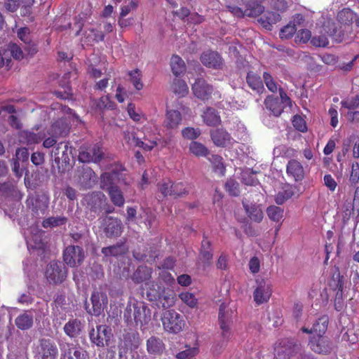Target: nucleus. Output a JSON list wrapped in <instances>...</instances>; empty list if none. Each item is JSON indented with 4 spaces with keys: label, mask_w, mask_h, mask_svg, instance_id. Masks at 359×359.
I'll use <instances>...</instances> for the list:
<instances>
[{
    "label": "nucleus",
    "mask_w": 359,
    "mask_h": 359,
    "mask_svg": "<svg viewBox=\"0 0 359 359\" xmlns=\"http://www.w3.org/2000/svg\"><path fill=\"white\" fill-rule=\"evenodd\" d=\"M123 317L128 325L143 327L150 322L151 313L144 302H137L127 306Z\"/></svg>",
    "instance_id": "1"
},
{
    "label": "nucleus",
    "mask_w": 359,
    "mask_h": 359,
    "mask_svg": "<svg viewBox=\"0 0 359 359\" xmlns=\"http://www.w3.org/2000/svg\"><path fill=\"white\" fill-rule=\"evenodd\" d=\"M232 4H227L226 8L235 17L243 18L245 15L257 17L262 14L264 7L255 0H231Z\"/></svg>",
    "instance_id": "2"
},
{
    "label": "nucleus",
    "mask_w": 359,
    "mask_h": 359,
    "mask_svg": "<svg viewBox=\"0 0 359 359\" xmlns=\"http://www.w3.org/2000/svg\"><path fill=\"white\" fill-rule=\"evenodd\" d=\"M279 95L280 97L268 95L264 102L266 108L276 117L280 116L285 109L291 110L292 107V100L281 88H279Z\"/></svg>",
    "instance_id": "3"
},
{
    "label": "nucleus",
    "mask_w": 359,
    "mask_h": 359,
    "mask_svg": "<svg viewBox=\"0 0 359 359\" xmlns=\"http://www.w3.org/2000/svg\"><path fill=\"white\" fill-rule=\"evenodd\" d=\"M73 147L68 142L58 143L53 151L54 162L57 165L58 172H64L69 166L70 157L72 155Z\"/></svg>",
    "instance_id": "4"
},
{
    "label": "nucleus",
    "mask_w": 359,
    "mask_h": 359,
    "mask_svg": "<svg viewBox=\"0 0 359 359\" xmlns=\"http://www.w3.org/2000/svg\"><path fill=\"white\" fill-rule=\"evenodd\" d=\"M161 320L164 330L171 333L180 332L185 325L182 316L173 310L165 311Z\"/></svg>",
    "instance_id": "5"
},
{
    "label": "nucleus",
    "mask_w": 359,
    "mask_h": 359,
    "mask_svg": "<svg viewBox=\"0 0 359 359\" xmlns=\"http://www.w3.org/2000/svg\"><path fill=\"white\" fill-rule=\"evenodd\" d=\"M104 153L98 144L82 145L78 158L82 163H99L103 158Z\"/></svg>",
    "instance_id": "6"
},
{
    "label": "nucleus",
    "mask_w": 359,
    "mask_h": 359,
    "mask_svg": "<svg viewBox=\"0 0 359 359\" xmlns=\"http://www.w3.org/2000/svg\"><path fill=\"white\" fill-rule=\"evenodd\" d=\"M67 269L65 265L57 261L50 262L46 267V277L50 283L58 284L64 281L67 276Z\"/></svg>",
    "instance_id": "7"
},
{
    "label": "nucleus",
    "mask_w": 359,
    "mask_h": 359,
    "mask_svg": "<svg viewBox=\"0 0 359 359\" xmlns=\"http://www.w3.org/2000/svg\"><path fill=\"white\" fill-rule=\"evenodd\" d=\"M112 337L111 329L104 325H98L90 332V341L98 347L109 346Z\"/></svg>",
    "instance_id": "8"
},
{
    "label": "nucleus",
    "mask_w": 359,
    "mask_h": 359,
    "mask_svg": "<svg viewBox=\"0 0 359 359\" xmlns=\"http://www.w3.org/2000/svg\"><path fill=\"white\" fill-rule=\"evenodd\" d=\"M36 355L41 359H57L58 348L51 339H41L36 346Z\"/></svg>",
    "instance_id": "9"
},
{
    "label": "nucleus",
    "mask_w": 359,
    "mask_h": 359,
    "mask_svg": "<svg viewBox=\"0 0 359 359\" xmlns=\"http://www.w3.org/2000/svg\"><path fill=\"white\" fill-rule=\"evenodd\" d=\"M84 257L83 249L78 245H69L63 252V260L70 267L81 265Z\"/></svg>",
    "instance_id": "10"
},
{
    "label": "nucleus",
    "mask_w": 359,
    "mask_h": 359,
    "mask_svg": "<svg viewBox=\"0 0 359 359\" xmlns=\"http://www.w3.org/2000/svg\"><path fill=\"white\" fill-rule=\"evenodd\" d=\"M175 293H142V297L153 302V304L158 308L166 309L175 304Z\"/></svg>",
    "instance_id": "11"
},
{
    "label": "nucleus",
    "mask_w": 359,
    "mask_h": 359,
    "mask_svg": "<svg viewBox=\"0 0 359 359\" xmlns=\"http://www.w3.org/2000/svg\"><path fill=\"white\" fill-rule=\"evenodd\" d=\"M225 305L222 304L219 306V311L218 316V323L221 330V337L222 344H225L231 337V318L228 311H225Z\"/></svg>",
    "instance_id": "12"
},
{
    "label": "nucleus",
    "mask_w": 359,
    "mask_h": 359,
    "mask_svg": "<svg viewBox=\"0 0 359 359\" xmlns=\"http://www.w3.org/2000/svg\"><path fill=\"white\" fill-rule=\"evenodd\" d=\"M286 174L295 182H302L306 176V170L301 162L290 159L286 165Z\"/></svg>",
    "instance_id": "13"
},
{
    "label": "nucleus",
    "mask_w": 359,
    "mask_h": 359,
    "mask_svg": "<svg viewBox=\"0 0 359 359\" xmlns=\"http://www.w3.org/2000/svg\"><path fill=\"white\" fill-rule=\"evenodd\" d=\"M103 231L108 238L118 237L121 235L123 225L120 219L106 217L102 221Z\"/></svg>",
    "instance_id": "14"
},
{
    "label": "nucleus",
    "mask_w": 359,
    "mask_h": 359,
    "mask_svg": "<svg viewBox=\"0 0 359 359\" xmlns=\"http://www.w3.org/2000/svg\"><path fill=\"white\" fill-rule=\"evenodd\" d=\"M90 304L91 308H90L89 303H86L87 311L90 314L99 316L107 304L106 293H92Z\"/></svg>",
    "instance_id": "15"
},
{
    "label": "nucleus",
    "mask_w": 359,
    "mask_h": 359,
    "mask_svg": "<svg viewBox=\"0 0 359 359\" xmlns=\"http://www.w3.org/2000/svg\"><path fill=\"white\" fill-rule=\"evenodd\" d=\"M299 349L298 345L291 339H283L275 347V354L279 359H287Z\"/></svg>",
    "instance_id": "16"
},
{
    "label": "nucleus",
    "mask_w": 359,
    "mask_h": 359,
    "mask_svg": "<svg viewBox=\"0 0 359 359\" xmlns=\"http://www.w3.org/2000/svg\"><path fill=\"white\" fill-rule=\"evenodd\" d=\"M194 95L201 100H209L213 91V88L203 78H198L192 85Z\"/></svg>",
    "instance_id": "17"
},
{
    "label": "nucleus",
    "mask_w": 359,
    "mask_h": 359,
    "mask_svg": "<svg viewBox=\"0 0 359 359\" xmlns=\"http://www.w3.org/2000/svg\"><path fill=\"white\" fill-rule=\"evenodd\" d=\"M200 60L206 67L215 69H222L223 65L222 58L217 51L203 52L200 56Z\"/></svg>",
    "instance_id": "18"
},
{
    "label": "nucleus",
    "mask_w": 359,
    "mask_h": 359,
    "mask_svg": "<svg viewBox=\"0 0 359 359\" xmlns=\"http://www.w3.org/2000/svg\"><path fill=\"white\" fill-rule=\"evenodd\" d=\"M84 199L86 202L87 208L90 210V212L97 214L101 211L106 198L103 193L100 191H94L87 194Z\"/></svg>",
    "instance_id": "19"
},
{
    "label": "nucleus",
    "mask_w": 359,
    "mask_h": 359,
    "mask_svg": "<svg viewBox=\"0 0 359 359\" xmlns=\"http://www.w3.org/2000/svg\"><path fill=\"white\" fill-rule=\"evenodd\" d=\"M104 34L103 32L95 28H89L84 31L81 38V46H93L95 43L103 41L104 40Z\"/></svg>",
    "instance_id": "20"
},
{
    "label": "nucleus",
    "mask_w": 359,
    "mask_h": 359,
    "mask_svg": "<svg viewBox=\"0 0 359 359\" xmlns=\"http://www.w3.org/2000/svg\"><path fill=\"white\" fill-rule=\"evenodd\" d=\"M309 345L311 348L318 353H328L333 347L332 342L325 336H312Z\"/></svg>",
    "instance_id": "21"
},
{
    "label": "nucleus",
    "mask_w": 359,
    "mask_h": 359,
    "mask_svg": "<svg viewBox=\"0 0 359 359\" xmlns=\"http://www.w3.org/2000/svg\"><path fill=\"white\" fill-rule=\"evenodd\" d=\"M70 128V124L67 118H59L51 125L48 134L58 137H65L69 134Z\"/></svg>",
    "instance_id": "22"
},
{
    "label": "nucleus",
    "mask_w": 359,
    "mask_h": 359,
    "mask_svg": "<svg viewBox=\"0 0 359 359\" xmlns=\"http://www.w3.org/2000/svg\"><path fill=\"white\" fill-rule=\"evenodd\" d=\"M210 135L213 143L217 147H224L231 143V136L224 128L211 130Z\"/></svg>",
    "instance_id": "23"
},
{
    "label": "nucleus",
    "mask_w": 359,
    "mask_h": 359,
    "mask_svg": "<svg viewBox=\"0 0 359 359\" xmlns=\"http://www.w3.org/2000/svg\"><path fill=\"white\" fill-rule=\"evenodd\" d=\"M61 359H83L79 348L70 343L60 344Z\"/></svg>",
    "instance_id": "24"
},
{
    "label": "nucleus",
    "mask_w": 359,
    "mask_h": 359,
    "mask_svg": "<svg viewBox=\"0 0 359 359\" xmlns=\"http://www.w3.org/2000/svg\"><path fill=\"white\" fill-rule=\"evenodd\" d=\"M327 325L328 317L327 316H323L313 324L311 330L306 327H302V330L304 332L311 334L312 336H323V334H325L327 330Z\"/></svg>",
    "instance_id": "25"
},
{
    "label": "nucleus",
    "mask_w": 359,
    "mask_h": 359,
    "mask_svg": "<svg viewBox=\"0 0 359 359\" xmlns=\"http://www.w3.org/2000/svg\"><path fill=\"white\" fill-rule=\"evenodd\" d=\"M32 211L39 215H43L49 205V197L46 194L36 195L32 199Z\"/></svg>",
    "instance_id": "26"
},
{
    "label": "nucleus",
    "mask_w": 359,
    "mask_h": 359,
    "mask_svg": "<svg viewBox=\"0 0 359 359\" xmlns=\"http://www.w3.org/2000/svg\"><path fill=\"white\" fill-rule=\"evenodd\" d=\"M246 82L249 87L257 93H262L264 91L263 81L257 73L252 71L248 72L246 76Z\"/></svg>",
    "instance_id": "27"
},
{
    "label": "nucleus",
    "mask_w": 359,
    "mask_h": 359,
    "mask_svg": "<svg viewBox=\"0 0 359 359\" xmlns=\"http://www.w3.org/2000/svg\"><path fill=\"white\" fill-rule=\"evenodd\" d=\"M118 172L116 171L105 172L100 175V188L107 191L112 187L118 185L115 183V180L118 178Z\"/></svg>",
    "instance_id": "28"
},
{
    "label": "nucleus",
    "mask_w": 359,
    "mask_h": 359,
    "mask_svg": "<svg viewBox=\"0 0 359 359\" xmlns=\"http://www.w3.org/2000/svg\"><path fill=\"white\" fill-rule=\"evenodd\" d=\"M281 20L280 15L275 12L267 11L264 13L258 20L264 28L271 30L273 25Z\"/></svg>",
    "instance_id": "29"
},
{
    "label": "nucleus",
    "mask_w": 359,
    "mask_h": 359,
    "mask_svg": "<svg viewBox=\"0 0 359 359\" xmlns=\"http://www.w3.org/2000/svg\"><path fill=\"white\" fill-rule=\"evenodd\" d=\"M182 121L181 113L175 109L166 111L165 126L168 129H175L178 128Z\"/></svg>",
    "instance_id": "30"
},
{
    "label": "nucleus",
    "mask_w": 359,
    "mask_h": 359,
    "mask_svg": "<svg viewBox=\"0 0 359 359\" xmlns=\"http://www.w3.org/2000/svg\"><path fill=\"white\" fill-rule=\"evenodd\" d=\"M20 141L27 144H39L46 137L44 133H34L29 130H23L20 133Z\"/></svg>",
    "instance_id": "31"
},
{
    "label": "nucleus",
    "mask_w": 359,
    "mask_h": 359,
    "mask_svg": "<svg viewBox=\"0 0 359 359\" xmlns=\"http://www.w3.org/2000/svg\"><path fill=\"white\" fill-rule=\"evenodd\" d=\"M128 251V248L123 242L102 248V253L104 257H118L123 255Z\"/></svg>",
    "instance_id": "32"
},
{
    "label": "nucleus",
    "mask_w": 359,
    "mask_h": 359,
    "mask_svg": "<svg viewBox=\"0 0 359 359\" xmlns=\"http://www.w3.org/2000/svg\"><path fill=\"white\" fill-rule=\"evenodd\" d=\"M147 349L149 354L158 355L163 353L165 345L161 339L151 337L147 341Z\"/></svg>",
    "instance_id": "33"
},
{
    "label": "nucleus",
    "mask_w": 359,
    "mask_h": 359,
    "mask_svg": "<svg viewBox=\"0 0 359 359\" xmlns=\"http://www.w3.org/2000/svg\"><path fill=\"white\" fill-rule=\"evenodd\" d=\"M170 68L172 74L176 76L183 75L186 72L184 61L177 55H173L170 58Z\"/></svg>",
    "instance_id": "34"
},
{
    "label": "nucleus",
    "mask_w": 359,
    "mask_h": 359,
    "mask_svg": "<svg viewBox=\"0 0 359 359\" xmlns=\"http://www.w3.org/2000/svg\"><path fill=\"white\" fill-rule=\"evenodd\" d=\"M191 187L187 182H173L172 183V196L174 198L186 197L190 191Z\"/></svg>",
    "instance_id": "35"
},
{
    "label": "nucleus",
    "mask_w": 359,
    "mask_h": 359,
    "mask_svg": "<svg viewBox=\"0 0 359 359\" xmlns=\"http://www.w3.org/2000/svg\"><path fill=\"white\" fill-rule=\"evenodd\" d=\"M203 120L209 126H217L220 124L221 118L216 109L208 107L202 115Z\"/></svg>",
    "instance_id": "36"
},
{
    "label": "nucleus",
    "mask_w": 359,
    "mask_h": 359,
    "mask_svg": "<svg viewBox=\"0 0 359 359\" xmlns=\"http://www.w3.org/2000/svg\"><path fill=\"white\" fill-rule=\"evenodd\" d=\"M106 192L108 194L110 201L114 206L118 208L123 207L125 198L123 191L118 186L112 187Z\"/></svg>",
    "instance_id": "37"
},
{
    "label": "nucleus",
    "mask_w": 359,
    "mask_h": 359,
    "mask_svg": "<svg viewBox=\"0 0 359 359\" xmlns=\"http://www.w3.org/2000/svg\"><path fill=\"white\" fill-rule=\"evenodd\" d=\"M243 208L250 217V219L255 222H261L263 219V212L261 208L255 205L251 204L248 205L244 202H243Z\"/></svg>",
    "instance_id": "38"
},
{
    "label": "nucleus",
    "mask_w": 359,
    "mask_h": 359,
    "mask_svg": "<svg viewBox=\"0 0 359 359\" xmlns=\"http://www.w3.org/2000/svg\"><path fill=\"white\" fill-rule=\"evenodd\" d=\"M152 269L147 266H140L133 273L132 280L140 283L150 279Z\"/></svg>",
    "instance_id": "39"
},
{
    "label": "nucleus",
    "mask_w": 359,
    "mask_h": 359,
    "mask_svg": "<svg viewBox=\"0 0 359 359\" xmlns=\"http://www.w3.org/2000/svg\"><path fill=\"white\" fill-rule=\"evenodd\" d=\"M294 194V187L292 184H285L282 191H279L275 197V202L278 205H283L286 201L291 198Z\"/></svg>",
    "instance_id": "40"
},
{
    "label": "nucleus",
    "mask_w": 359,
    "mask_h": 359,
    "mask_svg": "<svg viewBox=\"0 0 359 359\" xmlns=\"http://www.w3.org/2000/svg\"><path fill=\"white\" fill-rule=\"evenodd\" d=\"M81 331V323L80 320L73 319L69 320L64 326V332L69 337H76Z\"/></svg>",
    "instance_id": "41"
},
{
    "label": "nucleus",
    "mask_w": 359,
    "mask_h": 359,
    "mask_svg": "<svg viewBox=\"0 0 359 359\" xmlns=\"http://www.w3.org/2000/svg\"><path fill=\"white\" fill-rule=\"evenodd\" d=\"M33 319V315L30 312H25L16 318L15 323L19 329L27 330L32 326Z\"/></svg>",
    "instance_id": "42"
},
{
    "label": "nucleus",
    "mask_w": 359,
    "mask_h": 359,
    "mask_svg": "<svg viewBox=\"0 0 359 359\" xmlns=\"http://www.w3.org/2000/svg\"><path fill=\"white\" fill-rule=\"evenodd\" d=\"M200 257L203 262L210 264L212 259L211 250V243L204 237L201 242V248L200 250Z\"/></svg>",
    "instance_id": "43"
},
{
    "label": "nucleus",
    "mask_w": 359,
    "mask_h": 359,
    "mask_svg": "<svg viewBox=\"0 0 359 359\" xmlns=\"http://www.w3.org/2000/svg\"><path fill=\"white\" fill-rule=\"evenodd\" d=\"M189 150L196 157H206L209 154L208 149L202 143L196 141L191 142Z\"/></svg>",
    "instance_id": "44"
},
{
    "label": "nucleus",
    "mask_w": 359,
    "mask_h": 359,
    "mask_svg": "<svg viewBox=\"0 0 359 359\" xmlns=\"http://www.w3.org/2000/svg\"><path fill=\"white\" fill-rule=\"evenodd\" d=\"M208 160L210 162L215 172L219 173L221 175H224L226 167L223 161V158L221 156L212 154L208 158Z\"/></svg>",
    "instance_id": "45"
},
{
    "label": "nucleus",
    "mask_w": 359,
    "mask_h": 359,
    "mask_svg": "<svg viewBox=\"0 0 359 359\" xmlns=\"http://www.w3.org/2000/svg\"><path fill=\"white\" fill-rule=\"evenodd\" d=\"M173 92L179 97H184L189 93V88L184 80L175 79L172 83Z\"/></svg>",
    "instance_id": "46"
},
{
    "label": "nucleus",
    "mask_w": 359,
    "mask_h": 359,
    "mask_svg": "<svg viewBox=\"0 0 359 359\" xmlns=\"http://www.w3.org/2000/svg\"><path fill=\"white\" fill-rule=\"evenodd\" d=\"M67 219L65 216L50 217L42 222V226L44 228L56 227L65 224Z\"/></svg>",
    "instance_id": "47"
},
{
    "label": "nucleus",
    "mask_w": 359,
    "mask_h": 359,
    "mask_svg": "<svg viewBox=\"0 0 359 359\" xmlns=\"http://www.w3.org/2000/svg\"><path fill=\"white\" fill-rule=\"evenodd\" d=\"M284 210L282 208L276 205H271L266 209V214L269 218L274 222H278L283 217Z\"/></svg>",
    "instance_id": "48"
},
{
    "label": "nucleus",
    "mask_w": 359,
    "mask_h": 359,
    "mask_svg": "<svg viewBox=\"0 0 359 359\" xmlns=\"http://www.w3.org/2000/svg\"><path fill=\"white\" fill-rule=\"evenodd\" d=\"M130 76V81L133 84L135 88L140 90L143 88V83L142 82V74L139 69H135L128 73Z\"/></svg>",
    "instance_id": "49"
},
{
    "label": "nucleus",
    "mask_w": 359,
    "mask_h": 359,
    "mask_svg": "<svg viewBox=\"0 0 359 359\" xmlns=\"http://www.w3.org/2000/svg\"><path fill=\"white\" fill-rule=\"evenodd\" d=\"M339 22L345 25H349L353 22V13L350 8H344L337 15Z\"/></svg>",
    "instance_id": "50"
},
{
    "label": "nucleus",
    "mask_w": 359,
    "mask_h": 359,
    "mask_svg": "<svg viewBox=\"0 0 359 359\" xmlns=\"http://www.w3.org/2000/svg\"><path fill=\"white\" fill-rule=\"evenodd\" d=\"M296 32L297 27L294 23L290 22L280 29L279 36L282 39H287L291 38Z\"/></svg>",
    "instance_id": "51"
},
{
    "label": "nucleus",
    "mask_w": 359,
    "mask_h": 359,
    "mask_svg": "<svg viewBox=\"0 0 359 359\" xmlns=\"http://www.w3.org/2000/svg\"><path fill=\"white\" fill-rule=\"evenodd\" d=\"M341 107L348 109V111L356 110L359 107V95H355L341 102Z\"/></svg>",
    "instance_id": "52"
},
{
    "label": "nucleus",
    "mask_w": 359,
    "mask_h": 359,
    "mask_svg": "<svg viewBox=\"0 0 359 359\" xmlns=\"http://www.w3.org/2000/svg\"><path fill=\"white\" fill-rule=\"evenodd\" d=\"M225 189L232 196H238L240 194L239 184L233 179H229L226 181Z\"/></svg>",
    "instance_id": "53"
},
{
    "label": "nucleus",
    "mask_w": 359,
    "mask_h": 359,
    "mask_svg": "<svg viewBox=\"0 0 359 359\" xmlns=\"http://www.w3.org/2000/svg\"><path fill=\"white\" fill-rule=\"evenodd\" d=\"M198 353V349L196 347H189L184 351L178 353L176 355L177 359H196V356Z\"/></svg>",
    "instance_id": "54"
},
{
    "label": "nucleus",
    "mask_w": 359,
    "mask_h": 359,
    "mask_svg": "<svg viewBox=\"0 0 359 359\" xmlns=\"http://www.w3.org/2000/svg\"><path fill=\"white\" fill-rule=\"evenodd\" d=\"M201 130L199 128H194L192 127H187L184 128L182 130V135L184 138L187 140H194L197 139L201 135Z\"/></svg>",
    "instance_id": "55"
},
{
    "label": "nucleus",
    "mask_w": 359,
    "mask_h": 359,
    "mask_svg": "<svg viewBox=\"0 0 359 359\" xmlns=\"http://www.w3.org/2000/svg\"><path fill=\"white\" fill-rule=\"evenodd\" d=\"M9 56L11 55L13 57L17 60H22L25 54L22 48L16 43H11L8 46Z\"/></svg>",
    "instance_id": "56"
},
{
    "label": "nucleus",
    "mask_w": 359,
    "mask_h": 359,
    "mask_svg": "<svg viewBox=\"0 0 359 359\" xmlns=\"http://www.w3.org/2000/svg\"><path fill=\"white\" fill-rule=\"evenodd\" d=\"M172 181L168 180L158 184V191L164 197L172 196Z\"/></svg>",
    "instance_id": "57"
},
{
    "label": "nucleus",
    "mask_w": 359,
    "mask_h": 359,
    "mask_svg": "<svg viewBox=\"0 0 359 359\" xmlns=\"http://www.w3.org/2000/svg\"><path fill=\"white\" fill-rule=\"evenodd\" d=\"M263 79L267 88L271 92L276 93L278 91V85L270 73L264 72Z\"/></svg>",
    "instance_id": "58"
},
{
    "label": "nucleus",
    "mask_w": 359,
    "mask_h": 359,
    "mask_svg": "<svg viewBox=\"0 0 359 359\" xmlns=\"http://www.w3.org/2000/svg\"><path fill=\"white\" fill-rule=\"evenodd\" d=\"M15 186L11 182L0 183V196L10 197L13 195Z\"/></svg>",
    "instance_id": "59"
},
{
    "label": "nucleus",
    "mask_w": 359,
    "mask_h": 359,
    "mask_svg": "<svg viewBox=\"0 0 359 359\" xmlns=\"http://www.w3.org/2000/svg\"><path fill=\"white\" fill-rule=\"evenodd\" d=\"M133 140L136 147L143 149L144 151H151L156 145L157 142L155 140H149V142H144L138 137L133 136Z\"/></svg>",
    "instance_id": "60"
},
{
    "label": "nucleus",
    "mask_w": 359,
    "mask_h": 359,
    "mask_svg": "<svg viewBox=\"0 0 359 359\" xmlns=\"http://www.w3.org/2000/svg\"><path fill=\"white\" fill-rule=\"evenodd\" d=\"M343 276L338 273L336 275V277L333 276L332 280L330 283V286L332 289L337 292H343L344 290V283H343Z\"/></svg>",
    "instance_id": "61"
},
{
    "label": "nucleus",
    "mask_w": 359,
    "mask_h": 359,
    "mask_svg": "<svg viewBox=\"0 0 359 359\" xmlns=\"http://www.w3.org/2000/svg\"><path fill=\"white\" fill-rule=\"evenodd\" d=\"M138 7V1L137 0H130L127 5H123L121 8L120 17L124 18L131 11L135 10Z\"/></svg>",
    "instance_id": "62"
},
{
    "label": "nucleus",
    "mask_w": 359,
    "mask_h": 359,
    "mask_svg": "<svg viewBox=\"0 0 359 359\" xmlns=\"http://www.w3.org/2000/svg\"><path fill=\"white\" fill-rule=\"evenodd\" d=\"M293 126L300 132H305L307 130L306 121L299 115H294L292 118Z\"/></svg>",
    "instance_id": "63"
},
{
    "label": "nucleus",
    "mask_w": 359,
    "mask_h": 359,
    "mask_svg": "<svg viewBox=\"0 0 359 359\" xmlns=\"http://www.w3.org/2000/svg\"><path fill=\"white\" fill-rule=\"evenodd\" d=\"M349 181L353 185H355L359 181V163L358 162L352 163Z\"/></svg>",
    "instance_id": "64"
}]
</instances>
